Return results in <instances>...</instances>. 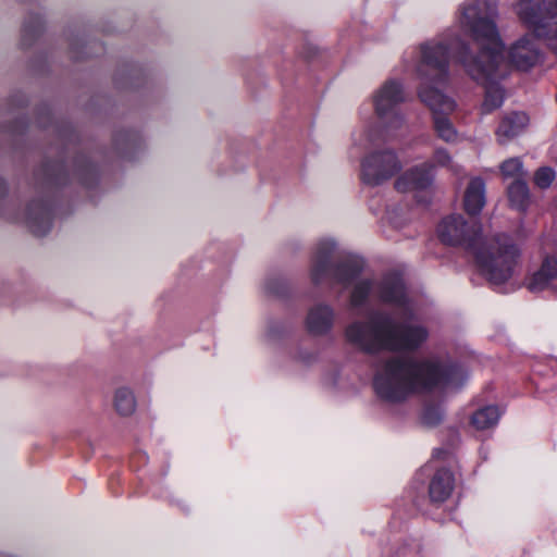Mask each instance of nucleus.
<instances>
[{"instance_id": "f03ea898", "label": "nucleus", "mask_w": 557, "mask_h": 557, "mask_svg": "<svg viewBox=\"0 0 557 557\" xmlns=\"http://www.w3.org/2000/svg\"><path fill=\"white\" fill-rule=\"evenodd\" d=\"M498 15L495 0H465L456 13L458 29L449 28L434 39H445L450 53L466 73L485 88L482 112L498 109L504 101L500 81L509 74L504 45L496 25Z\"/></svg>"}, {"instance_id": "6e6552de", "label": "nucleus", "mask_w": 557, "mask_h": 557, "mask_svg": "<svg viewBox=\"0 0 557 557\" xmlns=\"http://www.w3.org/2000/svg\"><path fill=\"white\" fill-rule=\"evenodd\" d=\"M403 169L397 152L389 148L368 152L360 163V178L368 186H380Z\"/></svg>"}, {"instance_id": "dca6fc26", "label": "nucleus", "mask_w": 557, "mask_h": 557, "mask_svg": "<svg viewBox=\"0 0 557 557\" xmlns=\"http://www.w3.org/2000/svg\"><path fill=\"white\" fill-rule=\"evenodd\" d=\"M521 2L522 0H515V2L512 3V10L516 13L519 21V8ZM528 7H530V12L537 20L557 22V0H544L543 2L534 0Z\"/></svg>"}, {"instance_id": "a878e982", "label": "nucleus", "mask_w": 557, "mask_h": 557, "mask_svg": "<svg viewBox=\"0 0 557 557\" xmlns=\"http://www.w3.org/2000/svg\"><path fill=\"white\" fill-rule=\"evenodd\" d=\"M8 188L5 182L0 177V200L7 195Z\"/></svg>"}, {"instance_id": "a211bd4d", "label": "nucleus", "mask_w": 557, "mask_h": 557, "mask_svg": "<svg viewBox=\"0 0 557 557\" xmlns=\"http://www.w3.org/2000/svg\"><path fill=\"white\" fill-rule=\"evenodd\" d=\"M113 406L120 416H131L136 409L134 392L126 386L117 387L113 396Z\"/></svg>"}, {"instance_id": "bb28decb", "label": "nucleus", "mask_w": 557, "mask_h": 557, "mask_svg": "<svg viewBox=\"0 0 557 557\" xmlns=\"http://www.w3.org/2000/svg\"><path fill=\"white\" fill-rule=\"evenodd\" d=\"M276 326H277L276 324H271L269 326V331H268L269 337H274V327H276Z\"/></svg>"}, {"instance_id": "9b49d317", "label": "nucleus", "mask_w": 557, "mask_h": 557, "mask_svg": "<svg viewBox=\"0 0 557 557\" xmlns=\"http://www.w3.org/2000/svg\"><path fill=\"white\" fill-rule=\"evenodd\" d=\"M335 321L336 311L333 306L320 301L308 308L304 324L310 335L321 337L332 332Z\"/></svg>"}, {"instance_id": "6ab92c4d", "label": "nucleus", "mask_w": 557, "mask_h": 557, "mask_svg": "<svg viewBox=\"0 0 557 557\" xmlns=\"http://www.w3.org/2000/svg\"><path fill=\"white\" fill-rule=\"evenodd\" d=\"M381 129L364 125L362 128L357 129L351 135L352 148L360 150L369 149L379 139Z\"/></svg>"}, {"instance_id": "cd10ccee", "label": "nucleus", "mask_w": 557, "mask_h": 557, "mask_svg": "<svg viewBox=\"0 0 557 557\" xmlns=\"http://www.w3.org/2000/svg\"><path fill=\"white\" fill-rule=\"evenodd\" d=\"M28 38H29V37H27L26 39H24V38H23V40H24V45H27V41H26V40H27Z\"/></svg>"}, {"instance_id": "ddd939ff", "label": "nucleus", "mask_w": 557, "mask_h": 557, "mask_svg": "<svg viewBox=\"0 0 557 557\" xmlns=\"http://www.w3.org/2000/svg\"><path fill=\"white\" fill-rule=\"evenodd\" d=\"M485 205V183L481 177L470 180L463 195V208L470 215H476Z\"/></svg>"}, {"instance_id": "4be33fe9", "label": "nucleus", "mask_w": 557, "mask_h": 557, "mask_svg": "<svg viewBox=\"0 0 557 557\" xmlns=\"http://www.w3.org/2000/svg\"><path fill=\"white\" fill-rule=\"evenodd\" d=\"M264 289L271 295L282 296L286 289V282L278 275H271L264 282Z\"/></svg>"}, {"instance_id": "4468645a", "label": "nucleus", "mask_w": 557, "mask_h": 557, "mask_svg": "<svg viewBox=\"0 0 557 557\" xmlns=\"http://www.w3.org/2000/svg\"><path fill=\"white\" fill-rule=\"evenodd\" d=\"M556 278L557 257H547L544 259L540 270L532 275L528 287L531 292H541L553 286V282Z\"/></svg>"}, {"instance_id": "423d86ee", "label": "nucleus", "mask_w": 557, "mask_h": 557, "mask_svg": "<svg viewBox=\"0 0 557 557\" xmlns=\"http://www.w3.org/2000/svg\"><path fill=\"white\" fill-rule=\"evenodd\" d=\"M406 94L400 81L391 78L381 84L372 94L371 100L377 122L387 132L400 128L405 123L399 106Z\"/></svg>"}, {"instance_id": "1a4fd4ad", "label": "nucleus", "mask_w": 557, "mask_h": 557, "mask_svg": "<svg viewBox=\"0 0 557 557\" xmlns=\"http://www.w3.org/2000/svg\"><path fill=\"white\" fill-rule=\"evenodd\" d=\"M8 219L24 223L34 234L41 236L49 232L52 225V209L44 199L29 202L22 213L11 215L4 213Z\"/></svg>"}, {"instance_id": "aec40b11", "label": "nucleus", "mask_w": 557, "mask_h": 557, "mask_svg": "<svg viewBox=\"0 0 557 557\" xmlns=\"http://www.w3.org/2000/svg\"><path fill=\"white\" fill-rule=\"evenodd\" d=\"M508 198L512 207L524 210L529 203V188L524 180L513 181L508 187Z\"/></svg>"}, {"instance_id": "9d476101", "label": "nucleus", "mask_w": 557, "mask_h": 557, "mask_svg": "<svg viewBox=\"0 0 557 557\" xmlns=\"http://www.w3.org/2000/svg\"><path fill=\"white\" fill-rule=\"evenodd\" d=\"M531 34H525L516 40L508 49V65L521 71L533 67L541 58V50L535 41L537 38L531 29Z\"/></svg>"}, {"instance_id": "0eeeda50", "label": "nucleus", "mask_w": 557, "mask_h": 557, "mask_svg": "<svg viewBox=\"0 0 557 557\" xmlns=\"http://www.w3.org/2000/svg\"><path fill=\"white\" fill-rule=\"evenodd\" d=\"M445 168L453 174H459L462 168L456 163L445 148H436L432 159L404 172L395 182V189L399 193L423 190L431 186L434 170Z\"/></svg>"}, {"instance_id": "7ed1b4c3", "label": "nucleus", "mask_w": 557, "mask_h": 557, "mask_svg": "<svg viewBox=\"0 0 557 557\" xmlns=\"http://www.w3.org/2000/svg\"><path fill=\"white\" fill-rule=\"evenodd\" d=\"M466 377L467 372L457 363H442L437 358L389 356L377 362L373 388L381 399L397 403L417 391L436 386L456 388Z\"/></svg>"}, {"instance_id": "393cba45", "label": "nucleus", "mask_w": 557, "mask_h": 557, "mask_svg": "<svg viewBox=\"0 0 557 557\" xmlns=\"http://www.w3.org/2000/svg\"><path fill=\"white\" fill-rule=\"evenodd\" d=\"M443 413L438 407L428 406L422 413V421L428 425H435L442 420Z\"/></svg>"}, {"instance_id": "20e7f679", "label": "nucleus", "mask_w": 557, "mask_h": 557, "mask_svg": "<svg viewBox=\"0 0 557 557\" xmlns=\"http://www.w3.org/2000/svg\"><path fill=\"white\" fill-rule=\"evenodd\" d=\"M440 240L448 246L471 250L482 273L494 285L508 281L518 265L519 248L507 235L481 236L476 223H468L460 214L444 218L437 226Z\"/></svg>"}, {"instance_id": "f3484780", "label": "nucleus", "mask_w": 557, "mask_h": 557, "mask_svg": "<svg viewBox=\"0 0 557 557\" xmlns=\"http://www.w3.org/2000/svg\"><path fill=\"white\" fill-rule=\"evenodd\" d=\"M500 416L502 411L497 406H485L473 412L471 425L478 431L490 430L497 425Z\"/></svg>"}, {"instance_id": "f8f14e48", "label": "nucleus", "mask_w": 557, "mask_h": 557, "mask_svg": "<svg viewBox=\"0 0 557 557\" xmlns=\"http://www.w3.org/2000/svg\"><path fill=\"white\" fill-rule=\"evenodd\" d=\"M529 117L524 112L506 114L496 131L497 140L504 144L520 135L528 126Z\"/></svg>"}, {"instance_id": "5701e85b", "label": "nucleus", "mask_w": 557, "mask_h": 557, "mask_svg": "<svg viewBox=\"0 0 557 557\" xmlns=\"http://www.w3.org/2000/svg\"><path fill=\"white\" fill-rule=\"evenodd\" d=\"M555 171L549 166L540 168L534 174V183L540 188H547L555 180Z\"/></svg>"}, {"instance_id": "412c9836", "label": "nucleus", "mask_w": 557, "mask_h": 557, "mask_svg": "<svg viewBox=\"0 0 557 557\" xmlns=\"http://www.w3.org/2000/svg\"><path fill=\"white\" fill-rule=\"evenodd\" d=\"M500 172L505 178L524 180L525 173L520 158H509L500 164Z\"/></svg>"}, {"instance_id": "39448f33", "label": "nucleus", "mask_w": 557, "mask_h": 557, "mask_svg": "<svg viewBox=\"0 0 557 557\" xmlns=\"http://www.w3.org/2000/svg\"><path fill=\"white\" fill-rule=\"evenodd\" d=\"M416 58L414 72L420 81L419 99L431 110L434 131L446 143H456L458 132L448 115L456 109L453 98L444 95L438 86L448 81V46L445 39H430L411 52Z\"/></svg>"}, {"instance_id": "f257e3e1", "label": "nucleus", "mask_w": 557, "mask_h": 557, "mask_svg": "<svg viewBox=\"0 0 557 557\" xmlns=\"http://www.w3.org/2000/svg\"><path fill=\"white\" fill-rule=\"evenodd\" d=\"M363 268L360 257L338 252L333 239L317 243L310 268L314 285L331 282L351 286L348 306L354 311L363 308L371 297L389 308V311L375 310L366 320L349 322L344 330L346 343L368 355L417 349L429 332L417 322L420 308L409 296L401 276L389 273L381 280L360 278Z\"/></svg>"}, {"instance_id": "b1692460", "label": "nucleus", "mask_w": 557, "mask_h": 557, "mask_svg": "<svg viewBox=\"0 0 557 557\" xmlns=\"http://www.w3.org/2000/svg\"><path fill=\"white\" fill-rule=\"evenodd\" d=\"M42 27V21L37 15H29L27 20L24 22L22 36L24 39L27 37H35L39 34Z\"/></svg>"}, {"instance_id": "2eb2a0df", "label": "nucleus", "mask_w": 557, "mask_h": 557, "mask_svg": "<svg viewBox=\"0 0 557 557\" xmlns=\"http://www.w3.org/2000/svg\"><path fill=\"white\" fill-rule=\"evenodd\" d=\"M454 482V475L449 470H438L430 482L429 494L431 500L434 503L445 502L453 492Z\"/></svg>"}]
</instances>
